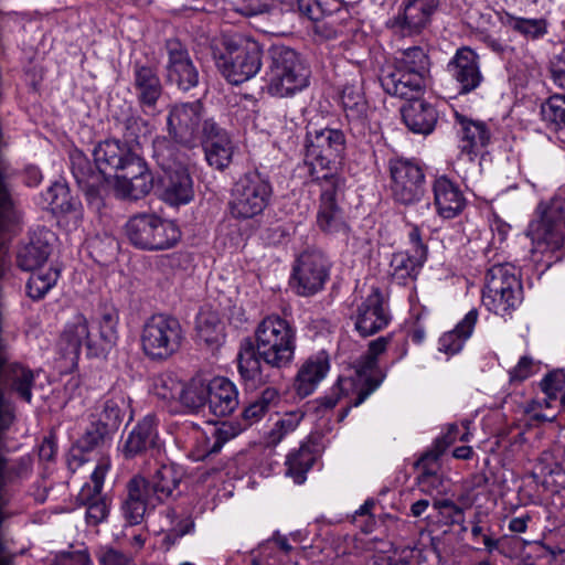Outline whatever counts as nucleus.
<instances>
[{"label": "nucleus", "instance_id": "c756f323", "mask_svg": "<svg viewBox=\"0 0 565 565\" xmlns=\"http://www.w3.org/2000/svg\"><path fill=\"white\" fill-rule=\"evenodd\" d=\"M433 192L436 211L444 218H454L466 205V199L459 185L446 175L434 181Z\"/></svg>", "mask_w": 565, "mask_h": 565}, {"label": "nucleus", "instance_id": "f3484780", "mask_svg": "<svg viewBox=\"0 0 565 565\" xmlns=\"http://www.w3.org/2000/svg\"><path fill=\"white\" fill-rule=\"evenodd\" d=\"M131 85L136 100L143 114L148 116L159 114L158 104L163 96L164 87L157 67L141 61H135Z\"/></svg>", "mask_w": 565, "mask_h": 565}, {"label": "nucleus", "instance_id": "09e8293b", "mask_svg": "<svg viewBox=\"0 0 565 565\" xmlns=\"http://www.w3.org/2000/svg\"><path fill=\"white\" fill-rule=\"evenodd\" d=\"M57 278L58 270L53 267L33 271L26 284L29 297L34 300L42 299L56 284Z\"/></svg>", "mask_w": 565, "mask_h": 565}, {"label": "nucleus", "instance_id": "1a4fd4ad", "mask_svg": "<svg viewBox=\"0 0 565 565\" xmlns=\"http://www.w3.org/2000/svg\"><path fill=\"white\" fill-rule=\"evenodd\" d=\"M183 330L178 319L166 315L150 317L141 332L143 353L153 361H164L179 351Z\"/></svg>", "mask_w": 565, "mask_h": 565}, {"label": "nucleus", "instance_id": "052dcab7", "mask_svg": "<svg viewBox=\"0 0 565 565\" xmlns=\"http://www.w3.org/2000/svg\"><path fill=\"white\" fill-rule=\"evenodd\" d=\"M237 435V429L227 423H223L220 427L214 428L212 437L214 439L209 449V454H216L223 445Z\"/></svg>", "mask_w": 565, "mask_h": 565}, {"label": "nucleus", "instance_id": "9d476101", "mask_svg": "<svg viewBox=\"0 0 565 565\" xmlns=\"http://www.w3.org/2000/svg\"><path fill=\"white\" fill-rule=\"evenodd\" d=\"M345 150V137L342 130L334 128H307L305 138V161L311 167L310 173L316 180L315 170H328L342 158Z\"/></svg>", "mask_w": 565, "mask_h": 565}, {"label": "nucleus", "instance_id": "4468645a", "mask_svg": "<svg viewBox=\"0 0 565 565\" xmlns=\"http://www.w3.org/2000/svg\"><path fill=\"white\" fill-rule=\"evenodd\" d=\"M392 195L403 205H415L425 196V174L417 163L408 160L391 162Z\"/></svg>", "mask_w": 565, "mask_h": 565}, {"label": "nucleus", "instance_id": "ea45409f", "mask_svg": "<svg viewBox=\"0 0 565 565\" xmlns=\"http://www.w3.org/2000/svg\"><path fill=\"white\" fill-rule=\"evenodd\" d=\"M51 254V246L41 239L32 241L20 248L17 256L18 266L25 271H36L43 269Z\"/></svg>", "mask_w": 565, "mask_h": 565}, {"label": "nucleus", "instance_id": "a878e982", "mask_svg": "<svg viewBox=\"0 0 565 565\" xmlns=\"http://www.w3.org/2000/svg\"><path fill=\"white\" fill-rule=\"evenodd\" d=\"M342 108L355 137H363L369 127L367 103L360 83L345 84L340 94Z\"/></svg>", "mask_w": 565, "mask_h": 565}, {"label": "nucleus", "instance_id": "b1692460", "mask_svg": "<svg viewBox=\"0 0 565 565\" xmlns=\"http://www.w3.org/2000/svg\"><path fill=\"white\" fill-rule=\"evenodd\" d=\"M162 443L158 434V424L153 415L145 416L128 434L121 451L126 459H132L142 454L151 457L160 455Z\"/></svg>", "mask_w": 565, "mask_h": 565}, {"label": "nucleus", "instance_id": "de8ad7c7", "mask_svg": "<svg viewBox=\"0 0 565 565\" xmlns=\"http://www.w3.org/2000/svg\"><path fill=\"white\" fill-rule=\"evenodd\" d=\"M183 383L172 372L157 374L151 380V391L166 402L175 401L182 394Z\"/></svg>", "mask_w": 565, "mask_h": 565}, {"label": "nucleus", "instance_id": "5fc2aeb1", "mask_svg": "<svg viewBox=\"0 0 565 565\" xmlns=\"http://www.w3.org/2000/svg\"><path fill=\"white\" fill-rule=\"evenodd\" d=\"M46 201L53 211L66 213L75 209L68 188L62 183H55L47 190Z\"/></svg>", "mask_w": 565, "mask_h": 565}, {"label": "nucleus", "instance_id": "423d86ee", "mask_svg": "<svg viewBox=\"0 0 565 565\" xmlns=\"http://www.w3.org/2000/svg\"><path fill=\"white\" fill-rule=\"evenodd\" d=\"M526 234L535 248L541 249L542 253L558 252L561 254L556 259H561L565 248L564 202L555 199L541 203L536 210V217L529 224Z\"/></svg>", "mask_w": 565, "mask_h": 565}, {"label": "nucleus", "instance_id": "c03bdc74", "mask_svg": "<svg viewBox=\"0 0 565 565\" xmlns=\"http://www.w3.org/2000/svg\"><path fill=\"white\" fill-rule=\"evenodd\" d=\"M210 382L192 380L188 385H182L180 403L192 413H199L209 405Z\"/></svg>", "mask_w": 565, "mask_h": 565}, {"label": "nucleus", "instance_id": "cd10ccee", "mask_svg": "<svg viewBox=\"0 0 565 565\" xmlns=\"http://www.w3.org/2000/svg\"><path fill=\"white\" fill-rule=\"evenodd\" d=\"M181 473L173 465H161L153 473L143 476L146 491L157 505L177 499L180 491Z\"/></svg>", "mask_w": 565, "mask_h": 565}, {"label": "nucleus", "instance_id": "20e7f679", "mask_svg": "<svg viewBox=\"0 0 565 565\" xmlns=\"http://www.w3.org/2000/svg\"><path fill=\"white\" fill-rule=\"evenodd\" d=\"M310 70L294 49L274 45L269 50V64L265 73L268 93L287 97L302 90L309 84Z\"/></svg>", "mask_w": 565, "mask_h": 565}, {"label": "nucleus", "instance_id": "9b49d317", "mask_svg": "<svg viewBox=\"0 0 565 565\" xmlns=\"http://www.w3.org/2000/svg\"><path fill=\"white\" fill-rule=\"evenodd\" d=\"M206 120L214 119L205 116L201 100L174 104L167 118L168 135L180 146L193 148L202 138V127Z\"/></svg>", "mask_w": 565, "mask_h": 565}, {"label": "nucleus", "instance_id": "bb28decb", "mask_svg": "<svg viewBox=\"0 0 565 565\" xmlns=\"http://www.w3.org/2000/svg\"><path fill=\"white\" fill-rule=\"evenodd\" d=\"M452 429L455 430L457 427L451 426L446 437L436 440L435 449L424 454L416 463L417 468L420 470L417 481L420 490L426 493L431 494L434 491L440 492L443 478L438 473V459L446 450L448 444L455 439Z\"/></svg>", "mask_w": 565, "mask_h": 565}, {"label": "nucleus", "instance_id": "7c9ffc66", "mask_svg": "<svg viewBox=\"0 0 565 565\" xmlns=\"http://www.w3.org/2000/svg\"><path fill=\"white\" fill-rule=\"evenodd\" d=\"M380 82L383 89L399 98H416L425 86V81L419 76L398 70L392 65L384 67L380 75Z\"/></svg>", "mask_w": 565, "mask_h": 565}, {"label": "nucleus", "instance_id": "49530a36", "mask_svg": "<svg viewBox=\"0 0 565 565\" xmlns=\"http://www.w3.org/2000/svg\"><path fill=\"white\" fill-rule=\"evenodd\" d=\"M196 331L200 339L214 344L223 338L224 327L216 312L202 310L196 317Z\"/></svg>", "mask_w": 565, "mask_h": 565}, {"label": "nucleus", "instance_id": "6e6d98bb", "mask_svg": "<svg viewBox=\"0 0 565 565\" xmlns=\"http://www.w3.org/2000/svg\"><path fill=\"white\" fill-rule=\"evenodd\" d=\"M113 434L106 430L97 422H92L90 426L86 429L85 434L78 439L77 445L83 451H92Z\"/></svg>", "mask_w": 565, "mask_h": 565}, {"label": "nucleus", "instance_id": "0eeeda50", "mask_svg": "<svg viewBox=\"0 0 565 565\" xmlns=\"http://www.w3.org/2000/svg\"><path fill=\"white\" fill-rule=\"evenodd\" d=\"M128 241L142 250H163L173 247L181 237L178 226L152 213L131 216L125 226Z\"/></svg>", "mask_w": 565, "mask_h": 565}, {"label": "nucleus", "instance_id": "3c124183", "mask_svg": "<svg viewBox=\"0 0 565 565\" xmlns=\"http://www.w3.org/2000/svg\"><path fill=\"white\" fill-rule=\"evenodd\" d=\"M119 315L110 302H102L98 308L99 333L103 341L114 343L117 339Z\"/></svg>", "mask_w": 565, "mask_h": 565}, {"label": "nucleus", "instance_id": "dca6fc26", "mask_svg": "<svg viewBox=\"0 0 565 565\" xmlns=\"http://www.w3.org/2000/svg\"><path fill=\"white\" fill-rule=\"evenodd\" d=\"M320 179L323 182L317 224L324 233L347 234L348 225L343 217V211L337 203V196L342 189L343 181L339 177L328 173L317 174L316 180Z\"/></svg>", "mask_w": 565, "mask_h": 565}, {"label": "nucleus", "instance_id": "a18cd8bd", "mask_svg": "<svg viewBox=\"0 0 565 565\" xmlns=\"http://www.w3.org/2000/svg\"><path fill=\"white\" fill-rule=\"evenodd\" d=\"M394 67L417 75L420 79H426L429 73V58L426 52L419 46H413L402 53Z\"/></svg>", "mask_w": 565, "mask_h": 565}, {"label": "nucleus", "instance_id": "aec40b11", "mask_svg": "<svg viewBox=\"0 0 565 565\" xmlns=\"http://www.w3.org/2000/svg\"><path fill=\"white\" fill-rule=\"evenodd\" d=\"M199 141L209 166L222 171L231 164L235 150L234 142L226 129L215 120L204 121L202 138Z\"/></svg>", "mask_w": 565, "mask_h": 565}, {"label": "nucleus", "instance_id": "f03ea898", "mask_svg": "<svg viewBox=\"0 0 565 565\" xmlns=\"http://www.w3.org/2000/svg\"><path fill=\"white\" fill-rule=\"evenodd\" d=\"M96 168L107 179L116 178V190L122 198L138 200L147 195L156 185L154 178L145 160L134 148L117 139L99 142L93 152Z\"/></svg>", "mask_w": 565, "mask_h": 565}, {"label": "nucleus", "instance_id": "6e6552de", "mask_svg": "<svg viewBox=\"0 0 565 565\" xmlns=\"http://www.w3.org/2000/svg\"><path fill=\"white\" fill-rule=\"evenodd\" d=\"M273 193L268 178L259 171L246 172L235 182L230 201L231 215L236 220H249L260 215Z\"/></svg>", "mask_w": 565, "mask_h": 565}, {"label": "nucleus", "instance_id": "473e14b6", "mask_svg": "<svg viewBox=\"0 0 565 565\" xmlns=\"http://www.w3.org/2000/svg\"><path fill=\"white\" fill-rule=\"evenodd\" d=\"M329 367V358L323 351L307 359L299 369L294 382V390L297 396L305 398L312 394L327 375Z\"/></svg>", "mask_w": 565, "mask_h": 565}, {"label": "nucleus", "instance_id": "0e129e2a", "mask_svg": "<svg viewBox=\"0 0 565 565\" xmlns=\"http://www.w3.org/2000/svg\"><path fill=\"white\" fill-rule=\"evenodd\" d=\"M100 565H132V559L120 551L107 548L99 557Z\"/></svg>", "mask_w": 565, "mask_h": 565}, {"label": "nucleus", "instance_id": "7ed1b4c3", "mask_svg": "<svg viewBox=\"0 0 565 565\" xmlns=\"http://www.w3.org/2000/svg\"><path fill=\"white\" fill-rule=\"evenodd\" d=\"M223 51L214 50L216 67L234 85L254 77L262 67L263 50L260 44L246 35H224L221 40Z\"/></svg>", "mask_w": 565, "mask_h": 565}, {"label": "nucleus", "instance_id": "72a5a7b5", "mask_svg": "<svg viewBox=\"0 0 565 565\" xmlns=\"http://www.w3.org/2000/svg\"><path fill=\"white\" fill-rule=\"evenodd\" d=\"M402 118L415 134H430L437 122V111L433 105L419 98H411L402 108Z\"/></svg>", "mask_w": 565, "mask_h": 565}, {"label": "nucleus", "instance_id": "412c9836", "mask_svg": "<svg viewBox=\"0 0 565 565\" xmlns=\"http://www.w3.org/2000/svg\"><path fill=\"white\" fill-rule=\"evenodd\" d=\"M70 161L72 174L78 188L84 192L87 202L95 207H99L102 189L107 181V177L100 169L96 168V163L93 164L78 149L71 152Z\"/></svg>", "mask_w": 565, "mask_h": 565}, {"label": "nucleus", "instance_id": "79ce46f5", "mask_svg": "<svg viewBox=\"0 0 565 565\" xmlns=\"http://www.w3.org/2000/svg\"><path fill=\"white\" fill-rule=\"evenodd\" d=\"M3 373L11 390L22 399L30 403L32 401V386L34 383L33 372L20 364H10L4 367Z\"/></svg>", "mask_w": 565, "mask_h": 565}, {"label": "nucleus", "instance_id": "774afa93", "mask_svg": "<svg viewBox=\"0 0 565 565\" xmlns=\"http://www.w3.org/2000/svg\"><path fill=\"white\" fill-rule=\"evenodd\" d=\"M266 413L267 409L256 399L244 408L243 418L247 425H252L258 422Z\"/></svg>", "mask_w": 565, "mask_h": 565}, {"label": "nucleus", "instance_id": "864d4df0", "mask_svg": "<svg viewBox=\"0 0 565 565\" xmlns=\"http://www.w3.org/2000/svg\"><path fill=\"white\" fill-rule=\"evenodd\" d=\"M544 121L555 126H565V95L555 94L548 97L541 106Z\"/></svg>", "mask_w": 565, "mask_h": 565}, {"label": "nucleus", "instance_id": "f704fd0d", "mask_svg": "<svg viewBox=\"0 0 565 565\" xmlns=\"http://www.w3.org/2000/svg\"><path fill=\"white\" fill-rule=\"evenodd\" d=\"M238 406V393L235 385L225 377L210 381L209 409L218 417L231 415Z\"/></svg>", "mask_w": 565, "mask_h": 565}, {"label": "nucleus", "instance_id": "a211bd4d", "mask_svg": "<svg viewBox=\"0 0 565 565\" xmlns=\"http://www.w3.org/2000/svg\"><path fill=\"white\" fill-rule=\"evenodd\" d=\"M109 468V458H100L90 476V483H85L77 495V501L86 507V521L88 524H99L106 520L109 513L108 503L102 497L105 477Z\"/></svg>", "mask_w": 565, "mask_h": 565}, {"label": "nucleus", "instance_id": "338daca9", "mask_svg": "<svg viewBox=\"0 0 565 565\" xmlns=\"http://www.w3.org/2000/svg\"><path fill=\"white\" fill-rule=\"evenodd\" d=\"M483 42L492 52L499 55L511 53L514 50L509 41L502 40L501 38H495L491 34L484 35Z\"/></svg>", "mask_w": 565, "mask_h": 565}, {"label": "nucleus", "instance_id": "e2e57ef3", "mask_svg": "<svg viewBox=\"0 0 565 565\" xmlns=\"http://www.w3.org/2000/svg\"><path fill=\"white\" fill-rule=\"evenodd\" d=\"M550 71L554 84L565 89V52L554 56Z\"/></svg>", "mask_w": 565, "mask_h": 565}, {"label": "nucleus", "instance_id": "bf43d9fd", "mask_svg": "<svg viewBox=\"0 0 565 565\" xmlns=\"http://www.w3.org/2000/svg\"><path fill=\"white\" fill-rule=\"evenodd\" d=\"M434 508L438 510L447 524L462 523L463 509L449 499L435 500Z\"/></svg>", "mask_w": 565, "mask_h": 565}, {"label": "nucleus", "instance_id": "4d7b16f0", "mask_svg": "<svg viewBox=\"0 0 565 565\" xmlns=\"http://www.w3.org/2000/svg\"><path fill=\"white\" fill-rule=\"evenodd\" d=\"M541 390L550 401H555L565 386V373L561 370L548 372L540 383Z\"/></svg>", "mask_w": 565, "mask_h": 565}, {"label": "nucleus", "instance_id": "c9c22d12", "mask_svg": "<svg viewBox=\"0 0 565 565\" xmlns=\"http://www.w3.org/2000/svg\"><path fill=\"white\" fill-rule=\"evenodd\" d=\"M62 340L66 343V350L78 355L81 349L86 348L87 354H96V343L93 341L88 330L87 319L77 313L65 327Z\"/></svg>", "mask_w": 565, "mask_h": 565}, {"label": "nucleus", "instance_id": "37998d69", "mask_svg": "<svg viewBox=\"0 0 565 565\" xmlns=\"http://www.w3.org/2000/svg\"><path fill=\"white\" fill-rule=\"evenodd\" d=\"M126 402L121 396L110 397L103 402L100 406V412L97 414V422L100 427H104L106 430L115 434L124 419L126 413Z\"/></svg>", "mask_w": 565, "mask_h": 565}, {"label": "nucleus", "instance_id": "4be33fe9", "mask_svg": "<svg viewBox=\"0 0 565 565\" xmlns=\"http://www.w3.org/2000/svg\"><path fill=\"white\" fill-rule=\"evenodd\" d=\"M353 319L355 330L362 337L373 335L388 326L391 316L384 307V299L379 288H372L371 292L356 306Z\"/></svg>", "mask_w": 565, "mask_h": 565}, {"label": "nucleus", "instance_id": "4c0bfd02", "mask_svg": "<svg viewBox=\"0 0 565 565\" xmlns=\"http://www.w3.org/2000/svg\"><path fill=\"white\" fill-rule=\"evenodd\" d=\"M477 320L478 311L476 309L470 310L454 330L440 337L439 350L450 355L460 352L463 343L471 335Z\"/></svg>", "mask_w": 565, "mask_h": 565}, {"label": "nucleus", "instance_id": "f257e3e1", "mask_svg": "<svg viewBox=\"0 0 565 565\" xmlns=\"http://www.w3.org/2000/svg\"><path fill=\"white\" fill-rule=\"evenodd\" d=\"M296 351V330L278 315L265 317L253 338H244L237 352V370L246 388L255 390L270 380L263 366L281 370L291 364Z\"/></svg>", "mask_w": 565, "mask_h": 565}, {"label": "nucleus", "instance_id": "c85d7f7f", "mask_svg": "<svg viewBox=\"0 0 565 565\" xmlns=\"http://www.w3.org/2000/svg\"><path fill=\"white\" fill-rule=\"evenodd\" d=\"M157 185L161 198L171 205L186 204L193 199V181L186 166L162 172Z\"/></svg>", "mask_w": 565, "mask_h": 565}, {"label": "nucleus", "instance_id": "a19ab883", "mask_svg": "<svg viewBox=\"0 0 565 565\" xmlns=\"http://www.w3.org/2000/svg\"><path fill=\"white\" fill-rule=\"evenodd\" d=\"M118 122L121 126L124 145L131 148L140 146L151 131L148 120L132 109L122 119L118 118Z\"/></svg>", "mask_w": 565, "mask_h": 565}, {"label": "nucleus", "instance_id": "39448f33", "mask_svg": "<svg viewBox=\"0 0 565 565\" xmlns=\"http://www.w3.org/2000/svg\"><path fill=\"white\" fill-rule=\"evenodd\" d=\"M482 292L483 305L499 316H505L522 301V284L515 267L510 263H497L486 273Z\"/></svg>", "mask_w": 565, "mask_h": 565}, {"label": "nucleus", "instance_id": "ddd939ff", "mask_svg": "<svg viewBox=\"0 0 565 565\" xmlns=\"http://www.w3.org/2000/svg\"><path fill=\"white\" fill-rule=\"evenodd\" d=\"M166 53L164 77L166 82L181 92H189L200 83V72L192 60L186 44L177 38L164 41Z\"/></svg>", "mask_w": 565, "mask_h": 565}, {"label": "nucleus", "instance_id": "58836bf2", "mask_svg": "<svg viewBox=\"0 0 565 565\" xmlns=\"http://www.w3.org/2000/svg\"><path fill=\"white\" fill-rule=\"evenodd\" d=\"M499 20L504 28L526 40H537L547 33V21L543 18H525L503 12Z\"/></svg>", "mask_w": 565, "mask_h": 565}, {"label": "nucleus", "instance_id": "6ab92c4d", "mask_svg": "<svg viewBox=\"0 0 565 565\" xmlns=\"http://www.w3.org/2000/svg\"><path fill=\"white\" fill-rule=\"evenodd\" d=\"M446 72L455 81L460 95L475 92L483 82L479 55L468 46L456 51L447 63Z\"/></svg>", "mask_w": 565, "mask_h": 565}, {"label": "nucleus", "instance_id": "393cba45", "mask_svg": "<svg viewBox=\"0 0 565 565\" xmlns=\"http://www.w3.org/2000/svg\"><path fill=\"white\" fill-rule=\"evenodd\" d=\"M158 505L146 491L143 476L136 475L129 479L125 487V495L121 500L120 512L126 524L130 526L142 523L145 515L153 511Z\"/></svg>", "mask_w": 565, "mask_h": 565}, {"label": "nucleus", "instance_id": "2eb2a0df", "mask_svg": "<svg viewBox=\"0 0 565 565\" xmlns=\"http://www.w3.org/2000/svg\"><path fill=\"white\" fill-rule=\"evenodd\" d=\"M438 4V0H403L386 26L402 38L419 35L430 24Z\"/></svg>", "mask_w": 565, "mask_h": 565}, {"label": "nucleus", "instance_id": "e433bc0d", "mask_svg": "<svg viewBox=\"0 0 565 565\" xmlns=\"http://www.w3.org/2000/svg\"><path fill=\"white\" fill-rule=\"evenodd\" d=\"M178 146L180 145L170 137L154 138L152 142V158L162 172L186 166V154Z\"/></svg>", "mask_w": 565, "mask_h": 565}, {"label": "nucleus", "instance_id": "13d9d810", "mask_svg": "<svg viewBox=\"0 0 565 565\" xmlns=\"http://www.w3.org/2000/svg\"><path fill=\"white\" fill-rule=\"evenodd\" d=\"M355 381L358 380L353 377H339L337 384L332 387L331 393L319 399L320 407L324 409H332L340 397L355 386Z\"/></svg>", "mask_w": 565, "mask_h": 565}, {"label": "nucleus", "instance_id": "603ef678", "mask_svg": "<svg viewBox=\"0 0 565 565\" xmlns=\"http://www.w3.org/2000/svg\"><path fill=\"white\" fill-rule=\"evenodd\" d=\"M315 457L308 447H301L298 451L287 457V475L291 476L297 483H302L306 473L311 469Z\"/></svg>", "mask_w": 565, "mask_h": 565}, {"label": "nucleus", "instance_id": "680f3d73", "mask_svg": "<svg viewBox=\"0 0 565 565\" xmlns=\"http://www.w3.org/2000/svg\"><path fill=\"white\" fill-rule=\"evenodd\" d=\"M298 10L301 15L315 22L324 17V9L318 0H298Z\"/></svg>", "mask_w": 565, "mask_h": 565}, {"label": "nucleus", "instance_id": "2f4dec72", "mask_svg": "<svg viewBox=\"0 0 565 565\" xmlns=\"http://www.w3.org/2000/svg\"><path fill=\"white\" fill-rule=\"evenodd\" d=\"M456 121L459 125L458 135L461 152L468 154L469 159L472 160L481 149L489 145L491 139L490 129L484 121L473 120L459 114H456Z\"/></svg>", "mask_w": 565, "mask_h": 565}, {"label": "nucleus", "instance_id": "8fccbe9b", "mask_svg": "<svg viewBox=\"0 0 565 565\" xmlns=\"http://www.w3.org/2000/svg\"><path fill=\"white\" fill-rule=\"evenodd\" d=\"M426 260L423 249L416 253H397L393 255L391 266L394 269V275L399 278L414 277L417 275L419 268Z\"/></svg>", "mask_w": 565, "mask_h": 565}, {"label": "nucleus", "instance_id": "5701e85b", "mask_svg": "<svg viewBox=\"0 0 565 565\" xmlns=\"http://www.w3.org/2000/svg\"><path fill=\"white\" fill-rule=\"evenodd\" d=\"M392 338L390 335L379 337L369 343L367 352L356 361L355 375L362 387L358 392V396L352 406H359L367 396L377 388L381 379H376L377 374V356L385 352Z\"/></svg>", "mask_w": 565, "mask_h": 565}, {"label": "nucleus", "instance_id": "f8f14e48", "mask_svg": "<svg viewBox=\"0 0 565 565\" xmlns=\"http://www.w3.org/2000/svg\"><path fill=\"white\" fill-rule=\"evenodd\" d=\"M331 264L318 249L302 252L292 265L290 284L297 295L310 297L321 291L329 280Z\"/></svg>", "mask_w": 565, "mask_h": 565}, {"label": "nucleus", "instance_id": "69168bd1", "mask_svg": "<svg viewBox=\"0 0 565 565\" xmlns=\"http://www.w3.org/2000/svg\"><path fill=\"white\" fill-rule=\"evenodd\" d=\"M60 561H70L74 565H93V561L86 548L68 550L58 554Z\"/></svg>", "mask_w": 565, "mask_h": 565}]
</instances>
